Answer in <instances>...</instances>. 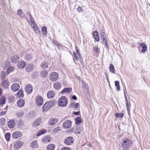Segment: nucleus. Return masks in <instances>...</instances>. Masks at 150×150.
Returning a JSON list of instances; mask_svg holds the SVG:
<instances>
[{
  "label": "nucleus",
  "mask_w": 150,
  "mask_h": 150,
  "mask_svg": "<svg viewBox=\"0 0 150 150\" xmlns=\"http://www.w3.org/2000/svg\"><path fill=\"white\" fill-rule=\"evenodd\" d=\"M79 105V103H76L75 104L74 106V108H77L78 107Z\"/></svg>",
  "instance_id": "69168bd1"
},
{
  "label": "nucleus",
  "mask_w": 150,
  "mask_h": 150,
  "mask_svg": "<svg viewBox=\"0 0 150 150\" xmlns=\"http://www.w3.org/2000/svg\"><path fill=\"white\" fill-rule=\"evenodd\" d=\"M72 122L71 121L67 120L64 121L63 124V127L65 129L68 128L71 125Z\"/></svg>",
  "instance_id": "9d476101"
},
{
  "label": "nucleus",
  "mask_w": 150,
  "mask_h": 150,
  "mask_svg": "<svg viewBox=\"0 0 150 150\" xmlns=\"http://www.w3.org/2000/svg\"><path fill=\"white\" fill-rule=\"evenodd\" d=\"M82 131V129L80 128L79 127H77L76 128V132L78 131Z\"/></svg>",
  "instance_id": "bf43d9fd"
},
{
  "label": "nucleus",
  "mask_w": 150,
  "mask_h": 150,
  "mask_svg": "<svg viewBox=\"0 0 150 150\" xmlns=\"http://www.w3.org/2000/svg\"><path fill=\"white\" fill-rule=\"evenodd\" d=\"M23 121L21 119H19L18 121L17 125L18 126V127H20L23 125Z\"/></svg>",
  "instance_id": "49530a36"
},
{
  "label": "nucleus",
  "mask_w": 150,
  "mask_h": 150,
  "mask_svg": "<svg viewBox=\"0 0 150 150\" xmlns=\"http://www.w3.org/2000/svg\"><path fill=\"white\" fill-rule=\"evenodd\" d=\"M75 50L76 51L77 53L78 54L79 57L80 58L81 57V55L80 54V53L79 51V50L76 46H75Z\"/></svg>",
  "instance_id": "de8ad7c7"
},
{
  "label": "nucleus",
  "mask_w": 150,
  "mask_h": 150,
  "mask_svg": "<svg viewBox=\"0 0 150 150\" xmlns=\"http://www.w3.org/2000/svg\"><path fill=\"white\" fill-rule=\"evenodd\" d=\"M96 36L94 37V39L97 41H98L99 40V37L98 35V33L97 31H95Z\"/></svg>",
  "instance_id": "c03bdc74"
},
{
  "label": "nucleus",
  "mask_w": 150,
  "mask_h": 150,
  "mask_svg": "<svg viewBox=\"0 0 150 150\" xmlns=\"http://www.w3.org/2000/svg\"><path fill=\"white\" fill-rule=\"evenodd\" d=\"M67 99L65 96H62L59 98L58 102V105L62 107L66 106L67 105Z\"/></svg>",
  "instance_id": "20e7f679"
},
{
  "label": "nucleus",
  "mask_w": 150,
  "mask_h": 150,
  "mask_svg": "<svg viewBox=\"0 0 150 150\" xmlns=\"http://www.w3.org/2000/svg\"><path fill=\"white\" fill-rule=\"evenodd\" d=\"M33 88L31 84H29L25 87V92L28 94L31 93L33 91Z\"/></svg>",
  "instance_id": "6e6552de"
},
{
  "label": "nucleus",
  "mask_w": 150,
  "mask_h": 150,
  "mask_svg": "<svg viewBox=\"0 0 150 150\" xmlns=\"http://www.w3.org/2000/svg\"><path fill=\"white\" fill-rule=\"evenodd\" d=\"M36 104L38 106H41L43 103V99L41 96H39L37 97L35 100Z\"/></svg>",
  "instance_id": "0eeeda50"
},
{
  "label": "nucleus",
  "mask_w": 150,
  "mask_h": 150,
  "mask_svg": "<svg viewBox=\"0 0 150 150\" xmlns=\"http://www.w3.org/2000/svg\"><path fill=\"white\" fill-rule=\"evenodd\" d=\"M100 38L102 40L103 42L107 49H109L108 43L107 39L104 30H102L100 33Z\"/></svg>",
  "instance_id": "7ed1b4c3"
},
{
  "label": "nucleus",
  "mask_w": 150,
  "mask_h": 150,
  "mask_svg": "<svg viewBox=\"0 0 150 150\" xmlns=\"http://www.w3.org/2000/svg\"><path fill=\"white\" fill-rule=\"evenodd\" d=\"M75 124L77 125H79L82 122L81 118L79 117H78L75 119Z\"/></svg>",
  "instance_id": "c85d7f7f"
},
{
  "label": "nucleus",
  "mask_w": 150,
  "mask_h": 150,
  "mask_svg": "<svg viewBox=\"0 0 150 150\" xmlns=\"http://www.w3.org/2000/svg\"><path fill=\"white\" fill-rule=\"evenodd\" d=\"M140 45L142 47L141 52L142 53H145L147 50V46L146 44L143 43H141L140 44Z\"/></svg>",
  "instance_id": "b1692460"
},
{
  "label": "nucleus",
  "mask_w": 150,
  "mask_h": 150,
  "mask_svg": "<svg viewBox=\"0 0 150 150\" xmlns=\"http://www.w3.org/2000/svg\"><path fill=\"white\" fill-rule=\"evenodd\" d=\"M42 122V119L40 118H38L33 124L34 127H35L40 125Z\"/></svg>",
  "instance_id": "412c9836"
},
{
  "label": "nucleus",
  "mask_w": 150,
  "mask_h": 150,
  "mask_svg": "<svg viewBox=\"0 0 150 150\" xmlns=\"http://www.w3.org/2000/svg\"><path fill=\"white\" fill-rule=\"evenodd\" d=\"M109 70L112 73L115 74V71L114 67L112 64H110L109 67Z\"/></svg>",
  "instance_id": "a19ab883"
},
{
  "label": "nucleus",
  "mask_w": 150,
  "mask_h": 150,
  "mask_svg": "<svg viewBox=\"0 0 150 150\" xmlns=\"http://www.w3.org/2000/svg\"><path fill=\"white\" fill-rule=\"evenodd\" d=\"M48 62L46 61L42 62L41 64L40 67L43 69H45L48 67Z\"/></svg>",
  "instance_id": "c756f323"
},
{
  "label": "nucleus",
  "mask_w": 150,
  "mask_h": 150,
  "mask_svg": "<svg viewBox=\"0 0 150 150\" xmlns=\"http://www.w3.org/2000/svg\"><path fill=\"white\" fill-rule=\"evenodd\" d=\"M25 60L27 62H30L32 60V56L30 53H27L24 57Z\"/></svg>",
  "instance_id": "f3484780"
},
{
  "label": "nucleus",
  "mask_w": 150,
  "mask_h": 150,
  "mask_svg": "<svg viewBox=\"0 0 150 150\" xmlns=\"http://www.w3.org/2000/svg\"><path fill=\"white\" fill-rule=\"evenodd\" d=\"M29 115L30 117L31 118H33L34 117V116H33V112H30L29 113Z\"/></svg>",
  "instance_id": "e2e57ef3"
},
{
  "label": "nucleus",
  "mask_w": 150,
  "mask_h": 150,
  "mask_svg": "<svg viewBox=\"0 0 150 150\" xmlns=\"http://www.w3.org/2000/svg\"><path fill=\"white\" fill-rule=\"evenodd\" d=\"M14 69V67H10L7 69L6 70L7 73L8 74L10 72L13 71Z\"/></svg>",
  "instance_id": "79ce46f5"
},
{
  "label": "nucleus",
  "mask_w": 150,
  "mask_h": 150,
  "mask_svg": "<svg viewBox=\"0 0 150 150\" xmlns=\"http://www.w3.org/2000/svg\"><path fill=\"white\" fill-rule=\"evenodd\" d=\"M1 85L5 89H7L8 87L9 84L8 82L6 80L2 81Z\"/></svg>",
  "instance_id": "393cba45"
},
{
  "label": "nucleus",
  "mask_w": 150,
  "mask_h": 150,
  "mask_svg": "<svg viewBox=\"0 0 150 150\" xmlns=\"http://www.w3.org/2000/svg\"><path fill=\"white\" fill-rule=\"evenodd\" d=\"M55 94V93L53 91L50 90L48 91L47 93V97L49 99H51L54 97Z\"/></svg>",
  "instance_id": "dca6fc26"
},
{
  "label": "nucleus",
  "mask_w": 150,
  "mask_h": 150,
  "mask_svg": "<svg viewBox=\"0 0 150 150\" xmlns=\"http://www.w3.org/2000/svg\"><path fill=\"white\" fill-rule=\"evenodd\" d=\"M74 60H76V61H77L78 59V58L77 55H75L74 56Z\"/></svg>",
  "instance_id": "680f3d73"
},
{
  "label": "nucleus",
  "mask_w": 150,
  "mask_h": 150,
  "mask_svg": "<svg viewBox=\"0 0 150 150\" xmlns=\"http://www.w3.org/2000/svg\"><path fill=\"white\" fill-rule=\"evenodd\" d=\"M126 106L127 111L129 112L130 110V108L129 107V104L128 103H126Z\"/></svg>",
  "instance_id": "603ef678"
},
{
  "label": "nucleus",
  "mask_w": 150,
  "mask_h": 150,
  "mask_svg": "<svg viewBox=\"0 0 150 150\" xmlns=\"http://www.w3.org/2000/svg\"><path fill=\"white\" fill-rule=\"evenodd\" d=\"M16 94L18 97L19 98H23L24 96L23 90L20 89L17 93Z\"/></svg>",
  "instance_id": "473e14b6"
},
{
  "label": "nucleus",
  "mask_w": 150,
  "mask_h": 150,
  "mask_svg": "<svg viewBox=\"0 0 150 150\" xmlns=\"http://www.w3.org/2000/svg\"><path fill=\"white\" fill-rule=\"evenodd\" d=\"M22 11L21 9H19L18 11V14L20 16L22 14Z\"/></svg>",
  "instance_id": "052dcab7"
},
{
  "label": "nucleus",
  "mask_w": 150,
  "mask_h": 150,
  "mask_svg": "<svg viewBox=\"0 0 150 150\" xmlns=\"http://www.w3.org/2000/svg\"><path fill=\"white\" fill-rule=\"evenodd\" d=\"M23 142L21 141H18L16 142L14 144L13 146L14 148L16 149H19L23 145Z\"/></svg>",
  "instance_id": "4468645a"
},
{
  "label": "nucleus",
  "mask_w": 150,
  "mask_h": 150,
  "mask_svg": "<svg viewBox=\"0 0 150 150\" xmlns=\"http://www.w3.org/2000/svg\"><path fill=\"white\" fill-rule=\"evenodd\" d=\"M31 27L33 28V30L37 34H39L40 33V31L37 25L35 24H32L31 25Z\"/></svg>",
  "instance_id": "f8f14e48"
},
{
  "label": "nucleus",
  "mask_w": 150,
  "mask_h": 150,
  "mask_svg": "<svg viewBox=\"0 0 150 150\" xmlns=\"http://www.w3.org/2000/svg\"><path fill=\"white\" fill-rule=\"evenodd\" d=\"M94 51L96 52H98V47L97 46H95L93 47Z\"/></svg>",
  "instance_id": "864d4df0"
},
{
  "label": "nucleus",
  "mask_w": 150,
  "mask_h": 150,
  "mask_svg": "<svg viewBox=\"0 0 150 150\" xmlns=\"http://www.w3.org/2000/svg\"><path fill=\"white\" fill-rule=\"evenodd\" d=\"M115 86L117 87L116 90L118 91H119L120 90L119 82L118 81H115Z\"/></svg>",
  "instance_id": "e433bc0d"
},
{
  "label": "nucleus",
  "mask_w": 150,
  "mask_h": 150,
  "mask_svg": "<svg viewBox=\"0 0 150 150\" xmlns=\"http://www.w3.org/2000/svg\"><path fill=\"white\" fill-rule=\"evenodd\" d=\"M124 116V114L122 113H117L115 115V116L117 117L121 118Z\"/></svg>",
  "instance_id": "a18cd8bd"
},
{
  "label": "nucleus",
  "mask_w": 150,
  "mask_h": 150,
  "mask_svg": "<svg viewBox=\"0 0 150 150\" xmlns=\"http://www.w3.org/2000/svg\"><path fill=\"white\" fill-rule=\"evenodd\" d=\"M60 150H71V149L67 147H62Z\"/></svg>",
  "instance_id": "6e6d98bb"
},
{
  "label": "nucleus",
  "mask_w": 150,
  "mask_h": 150,
  "mask_svg": "<svg viewBox=\"0 0 150 150\" xmlns=\"http://www.w3.org/2000/svg\"><path fill=\"white\" fill-rule=\"evenodd\" d=\"M7 111L1 112H0V116L6 114Z\"/></svg>",
  "instance_id": "13d9d810"
},
{
  "label": "nucleus",
  "mask_w": 150,
  "mask_h": 150,
  "mask_svg": "<svg viewBox=\"0 0 150 150\" xmlns=\"http://www.w3.org/2000/svg\"><path fill=\"white\" fill-rule=\"evenodd\" d=\"M105 76H106V79H107V81L108 82V83L109 84V85H110V82H109V78H108V75L107 74H105Z\"/></svg>",
  "instance_id": "338daca9"
},
{
  "label": "nucleus",
  "mask_w": 150,
  "mask_h": 150,
  "mask_svg": "<svg viewBox=\"0 0 150 150\" xmlns=\"http://www.w3.org/2000/svg\"><path fill=\"white\" fill-rule=\"evenodd\" d=\"M23 114L24 112L23 111H18L16 113V116L18 118L21 117L23 115Z\"/></svg>",
  "instance_id": "58836bf2"
},
{
  "label": "nucleus",
  "mask_w": 150,
  "mask_h": 150,
  "mask_svg": "<svg viewBox=\"0 0 150 150\" xmlns=\"http://www.w3.org/2000/svg\"><path fill=\"white\" fill-rule=\"evenodd\" d=\"M59 130V127H58L56 128H55L54 130H53L52 132L53 133H56Z\"/></svg>",
  "instance_id": "8fccbe9b"
},
{
  "label": "nucleus",
  "mask_w": 150,
  "mask_h": 150,
  "mask_svg": "<svg viewBox=\"0 0 150 150\" xmlns=\"http://www.w3.org/2000/svg\"><path fill=\"white\" fill-rule=\"evenodd\" d=\"M46 131L44 129H42L39 131L37 133L36 135L38 137H39L42 134H44L46 132Z\"/></svg>",
  "instance_id": "72a5a7b5"
},
{
  "label": "nucleus",
  "mask_w": 150,
  "mask_h": 150,
  "mask_svg": "<svg viewBox=\"0 0 150 150\" xmlns=\"http://www.w3.org/2000/svg\"><path fill=\"white\" fill-rule=\"evenodd\" d=\"M80 111H77V112H75V111L73 112V114L74 115H80Z\"/></svg>",
  "instance_id": "5fc2aeb1"
},
{
  "label": "nucleus",
  "mask_w": 150,
  "mask_h": 150,
  "mask_svg": "<svg viewBox=\"0 0 150 150\" xmlns=\"http://www.w3.org/2000/svg\"><path fill=\"white\" fill-rule=\"evenodd\" d=\"M72 88L71 87L65 88L61 91L62 94L63 93H69L71 92Z\"/></svg>",
  "instance_id": "4be33fe9"
},
{
  "label": "nucleus",
  "mask_w": 150,
  "mask_h": 150,
  "mask_svg": "<svg viewBox=\"0 0 150 150\" xmlns=\"http://www.w3.org/2000/svg\"><path fill=\"white\" fill-rule=\"evenodd\" d=\"M55 148V145L53 144H50L46 147L47 150H54Z\"/></svg>",
  "instance_id": "cd10ccee"
},
{
  "label": "nucleus",
  "mask_w": 150,
  "mask_h": 150,
  "mask_svg": "<svg viewBox=\"0 0 150 150\" xmlns=\"http://www.w3.org/2000/svg\"><path fill=\"white\" fill-rule=\"evenodd\" d=\"M50 141V138L49 137H47L43 138L42 139V141L44 143H47Z\"/></svg>",
  "instance_id": "f704fd0d"
},
{
  "label": "nucleus",
  "mask_w": 150,
  "mask_h": 150,
  "mask_svg": "<svg viewBox=\"0 0 150 150\" xmlns=\"http://www.w3.org/2000/svg\"><path fill=\"white\" fill-rule=\"evenodd\" d=\"M72 99L75 100H77V98L76 96L73 95L72 96Z\"/></svg>",
  "instance_id": "0e129e2a"
},
{
  "label": "nucleus",
  "mask_w": 150,
  "mask_h": 150,
  "mask_svg": "<svg viewBox=\"0 0 150 150\" xmlns=\"http://www.w3.org/2000/svg\"><path fill=\"white\" fill-rule=\"evenodd\" d=\"M6 73L5 71H2V80L4 79L5 78L6 76Z\"/></svg>",
  "instance_id": "3c124183"
},
{
  "label": "nucleus",
  "mask_w": 150,
  "mask_h": 150,
  "mask_svg": "<svg viewBox=\"0 0 150 150\" xmlns=\"http://www.w3.org/2000/svg\"><path fill=\"white\" fill-rule=\"evenodd\" d=\"M26 64V63L25 62L22 61L18 64V67L19 69H22L25 67Z\"/></svg>",
  "instance_id": "5701e85b"
},
{
  "label": "nucleus",
  "mask_w": 150,
  "mask_h": 150,
  "mask_svg": "<svg viewBox=\"0 0 150 150\" xmlns=\"http://www.w3.org/2000/svg\"><path fill=\"white\" fill-rule=\"evenodd\" d=\"M41 31L43 35L46 36L47 33V28L45 26H43L42 28Z\"/></svg>",
  "instance_id": "c9c22d12"
},
{
  "label": "nucleus",
  "mask_w": 150,
  "mask_h": 150,
  "mask_svg": "<svg viewBox=\"0 0 150 150\" xmlns=\"http://www.w3.org/2000/svg\"><path fill=\"white\" fill-rule=\"evenodd\" d=\"M16 125V121L13 120H9L8 123V125L9 128L10 129L13 128Z\"/></svg>",
  "instance_id": "9b49d317"
},
{
  "label": "nucleus",
  "mask_w": 150,
  "mask_h": 150,
  "mask_svg": "<svg viewBox=\"0 0 150 150\" xmlns=\"http://www.w3.org/2000/svg\"><path fill=\"white\" fill-rule=\"evenodd\" d=\"M74 139L71 137H67L64 140V143L67 145H70L72 144L74 142Z\"/></svg>",
  "instance_id": "39448f33"
},
{
  "label": "nucleus",
  "mask_w": 150,
  "mask_h": 150,
  "mask_svg": "<svg viewBox=\"0 0 150 150\" xmlns=\"http://www.w3.org/2000/svg\"><path fill=\"white\" fill-rule=\"evenodd\" d=\"M19 57L17 55H14L13 56L11 59V60L12 62L16 63L18 62L19 60Z\"/></svg>",
  "instance_id": "a211bd4d"
},
{
  "label": "nucleus",
  "mask_w": 150,
  "mask_h": 150,
  "mask_svg": "<svg viewBox=\"0 0 150 150\" xmlns=\"http://www.w3.org/2000/svg\"><path fill=\"white\" fill-rule=\"evenodd\" d=\"M53 87L55 89L59 90L61 88V84L59 82H55L53 84Z\"/></svg>",
  "instance_id": "bb28decb"
},
{
  "label": "nucleus",
  "mask_w": 150,
  "mask_h": 150,
  "mask_svg": "<svg viewBox=\"0 0 150 150\" xmlns=\"http://www.w3.org/2000/svg\"><path fill=\"white\" fill-rule=\"evenodd\" d=\"M58 74L55 72H52L51 73L50 77V80L52 81H56L58 79Z\"/></svg>",
  "instance_id": "423d86ee"
},
{
  "label": "nucleus",
  "mask_w": 150,
  "mask_h": 150,
  "mask_svg": "<svg viewBox=\"0 0 150 150\" xmlns=\"http://www.w3.org/2000/svg\"><path fill=\"white\" fill-rule=\"evenodd\" d=\"M58 120L54 118L50 119L48 121V124L50 125H55L57 122Z\"/></svg>",
  "instance_id": "6ab92c4d"
},
{
  "label": "nucleus",
  "mask_w": 150,
  "mask_h": 150,
  "mask_svg": "<svg viewBox=\"0 0 150 150\" xmlns=\"http://www.w3.org/2000/svg\"><path fill=\"white\" fill-rule=\"evenodd\" d=\"M31 147L33 148H35L38 146L37 141L36 140L33 141L31 143Z\"/></svg>",
  "instance_id": "7c9ffc66"
},
{
  "label": "nucleus",
  "mask_w": 150,
  "mask_h": 150,
  "mask_svg": "<svg viewBox=\"0 0 150 150\" xmlns=\"http://www.w3.org/2000/svg\"><path fill=\"white\" fill-rule=\"evenodd\" d=\"M55 45L59 48H61L62 47V45H60L57 42H56L55 43Z\"/></svg>",
  "instance_id": "4d7b16f0"
},
{
  "label": "nucleus",
  "mask_w": 150,
  "mask_h": 150,
  "mask_svg": "<svg viewBox=\"0 0 150 150\" xmlns=\"http://www.w3.org/2000/svg\"><path fill=\"white\" fill-rule=\"evenodd\" d=\"M34 69V65L32 64H28L25 68V71L26 72H30L33 70Z\"/></svg>",
  "instance_id": "2eb2a0df"
},
{
  "label": "nucleus",
  "mask_w": 150,
  "mask_h": 150,
  "mask_svg": "<svg viewBox=\"0 0 150 150\" xmlns=\"http://www.w3.org/2000/svg\"><path fill=\"white\" fill-rule=\"evenodd\" d=\"M48 75V72L47 70H43L40 73V76L43 78L46 77Z\"/></svg>",
  "instance_id": "a878e982"
},
{
  "label": "nucleus",
  "mask_w": 150,
  "mask_h": 150,
  "mask_svg": "<svg viewBox=\"0 0 150 150\" xmlns=\"http://www.w3.org/2000/svg\"><path fill=\"white\" fill-rule=\"evenodd\" d=\"M6 99L5 97L2 96L0 98V105H2L6 103Z\"/></svg>",
  "instance_id": "2f4dec72"
},
{
  "label": "nucleus",
  "mask_w": 150,
  "mask_h": 150,
  "mask_svg": "<svg viewBox=\"0 0 150 150\" xmlns=\"http://www.w3.org/2000/svg\"><path fill=\"white\" fill-rule=\"evenodd\" d=\"M19 88V85L16 83L13 84L12 85L11 87V89L13 91H18Z\"/></svg>",
  "instance_id": "ddd939ff"
},
{
  "label": "nucleus",
  "mask_w": 150,
  "mask_h": 150,
  "mask_svg": "<svg viewBox=\"0 0 150 150\" xmlns=\"http://www.w3.org/2000/svg\"><path fill=\"white\" fill-rule=\"evenodd\" d=\"M10 137L11 135L9 132H7L5 134V137L6 140L7 142H8L9 141Z\"/></svg>",
  "instance_id": "4c0bfd02"
},
{
  "label": "nucleus",
  "mask_w": 150,
  "mask_h": 150,
  "mask_svg": "<svg viewBox=\"0 0 150 150\" xmlns=\"http://www.w3.org/2000/svg\"><path fill=\"white\" fill-rule=\"evenodd\" d=\"M6 119L4 118H1L0 119V125L2 126H4L6 123Z\"/></svg>",
  "instance_id": "ea45409f"
},
{
  "label": "nucleus",
  "mask_w": 150,
  "mask_h": 150,
  "mask_svg": "<svg viewBox=\"0 0 150 150\" xmlns=\"http://www.w3.org/2000/svg\"><path fill=\"white\" fill-rule=\"evenodd\" d=\"M132 144V142L131 140L126 139L123 141L122 145L123 148L130 149Z\"/></svg>",
  "instance_id": "f03ea898"
},
{
  "label": "nucleus",
  "mask_w": 150,
  "mask_h": 150,
  "mask_svg": "<svg viewBox=\"0 0 150 150\" xmlns=\"http://www.w3.org/2000/svg\"><path fill=\"white\" fill-rule=\"evenodd\" d=\"M54 100H52L46 102L42 107V111L44 112L48 111L51 108L54 106Z\"/></svg>",
  "instance_id": "f257e3e1"
},
{
  "label": "nucleus",
  "mask_w": 150,
  "mask_h": 150,
  "mask_svg": "<svg viewBox=\"0 0 150 150\" xmlns=\"http://www.w3.org/2000/svg\"><path fill=\"white\" fill-rule=\"evenodd\" d=\"M22 136V133L20 131L14 132L12 134V137L14 139H17L21 137Z\"/></svg>",
  "instance_id": "1a4fd4ad"
},
{
  "label": "nucleus",
  "mask_w": 150,
  "mask_h": 150,
  "mask_svg": "<svg viewBox=\"0 0 150 150\" xmlns=\"http://www.w3.org/2000/svg\"><path fill=\"white\" fill-rule=\"evenodd\" d=\"M27 14L28 16H29L30 18V21L31 22V23L32 24H34L35 23V22L34 21V19L32 18L30 14L28 12L27 13Z\"/></svg>",
  "instance_id": "37998d69"
},
{
  "label": "nucleus",
  "mask_w": 150,
  "mask_h": 150,
  "mask_svg": "<svg viewBox=\"0 0 150 150\" xmlns=\"http://www.w3.org/2000/svg\"><path fill=\"white\" fill-rule=\"evenodd\" d=\"M77 11L79 12H82L83 11V8L82 7L79 6L77 9Z\"/></svg>",
  "instance_id": "09e8293b"
},
{
  "label": "nucleus",
  "mask_w": 150,
  "mask_h": 150,
  "mask_svg": "<svg viewBox=\"0 0 150 150\" xmlns=\"http://www.w3.org/2000/svg\"><path fill=\"white\" fill-rule=\"evenodd\" d=\"M17 104L19 107H22L24 105L25 101L23 99H19L17 101Z\"/></svg>",
  "instance_id": "aec40b11"
},
{
  "label": "nucleus",
  "mask_w": 150,
  "mask_h": 150,
  "mask_svg": "<svg viewBox=\"0 0 150 150\" xmlns=\"http://www.w3.org/2000/svg\"><path fill=\"white\" fill-rule=\"evenodd\" d=\"M124 97H125V100H127V96H126V94H125V91H124Z\"/></svg>",
  "instance_id": "774afa93"
}]
</instances>
